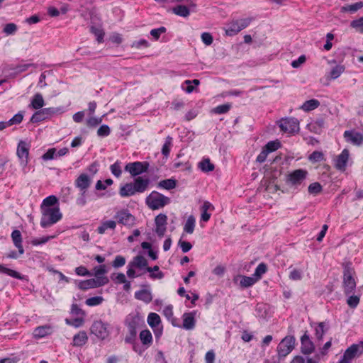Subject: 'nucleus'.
I'll use <instances>...</instances> for the list:
<instances>
[{
	"mask_svg": "<svg viewBox=\"0 0 363 363\" xmlns=\"http://www.w3.org/2000/svg\"><path fill=\"white\" fill-rule=\"evenodd\" d=\"M324 323L321 322L318 324V325L315 328V337L318 340H322L324 334H325V330H324Z\"/></svg>",
	"mask_w": 363,
	"mask_h": 363,
	"instance_id": "8fccbe9b",
	"label": "nucleus"
},
{
	"mask_svg": "<svg viewBox=\"0 0 363 363\" xmlns=\"http://www.w3.org/2000/svg\"><path fill=\"white\" fill-rule=\"evenodd\" d=\"M149 184V179H144L141 177H137L133 183L136 193L144 192L147 189Z\"/></svg>",
	"mask_w": 363,
	"mask_h": 363,
	"instance_id": "aec40b11",
	"label": "nucleus"
},
{
	"mask_svg": "<svg viewBox=\"0 0 363 363\" xmlns=\"http://www.w3.org/2000/svg\"><path fill=\"white\" fill-rule=\"evenodd\" d=\"M289 278L294 281H298L302 279V272L301 270L294 269L289 274Z\"/></svg>",
	"mask_w": 363,
	"mask_h": 363,
	"instance_id": "e2e57ef3",
	"label": "nucleus"
},
{
	"mask_svg": "<svg viewBox=\"0 0 363 363\" xmlns=\"http://www.w3.org/2000/svg\"><path fill=\"white\" fill-rule=\"evenodd\" d=\"M40 225L43 228H48L58 222L62 217L59 208L43 207Z\"/></svg>",
	"mask_w": 363,
	"mask_h": 363,
	"instance_id": "f257e3e1",
	"label": "nucleus"
},
{
	"mask_svg": "<svg viewBox=\"0 0 363 363\" xmlns=\"http://www.w3.org/2000/svg\"><path fill=\"white\" fill-rule=\"evenodd\" d=\"M295 337L294 336L285 337L277 347V352L279 357H286L294 348Z\"/></svg>",
	"mask_w": 363,
	"mask_h": 363,
	"instance_id": "423d86ee",
	"label": "nucleus"
},
{
	"mask_svg": "<svg viewBox=\"0 0 363 363\" xmlns=\"http://www.w3.org/2000/svg\"><path fill=\"white\" fill-rule=\"evenodd\" d=\"M178 245L180 246L184 253L189 252L192 248V245L189 242L183 241L182 240H179Z\"/></svg>",
	"mask_w": 363,
	"mask_h": 363,
	"instance_id": "69168bd1",
	"label": "nucleus"
},
{
	"mask_svg": "<svg viewBox=\"0 0 363 363\" xmlns=\"http://www.w3.org/2000/svg\"><path fill=\"white\" fill-rule=\"evenodd\" d=\"M240 279V285L242 287L247 288L252 286L257 281L253 277L246 276H238L237 279Z\"/></svg>",
	"mask_w": 363,
	"mask_h": 363,
	"instance_id": "f704fd0d",
	"label": "nucleus"
},
{
	"mask_svg": "<svg viewBox=\"0 0 363 363\" xmlns=\"http://www.w3.org/2000/svg\"><path fill=\"white\" fill-rule=\"evenodd\" d=\"M148 167L147 162H134L127 164L125 167V170L135 177L147 172Z\"/></svg>",
	"mask_w": 363,
	"mask_h": 363,
	"instance_id": "9b49d317",
	"label": "nucleus"
},
{
	"mask_svg": "<svg viewBox=\"0 0 363 363\" xmlns=\"http://www.w3.org/2000/svg\"><path fill=\"white\" fill-rule=\"evenodd\" d=\"M30 145L28 143L21 140L17 147L16 155L20 160L21 165L23 166V169L25 173V168L28 163V155H29Z\"/></svg>",
	"mask_w": 363,
	"mask_h": 363,
	"instance_id": "6e6552de",
	"label": "nucleus"
},
{
	"mask_svg": "<svg viewBox=\"0 0 363 363\" xmlns=\"http://www.w3.org/2000/svg\"><path fill=\"white\" fill-rule=\"evenodd\" d=\"M58 199L55 196H49L43 200L41 209H43V207L53 208L52 206L55 205Z\"/></svg>",
	"mask_w": 363,
	"mask_h": 363,
	"instance_id": "a19ab883",
	"label": "nucleus"
},
{
	"mask_svg": "<svg viewBox=\"0 0 363 363\" xmlns=\"http://www.w3.org/2000/svg\"><path fill=\"white\" fill-rule=\"evenodd\" d=\"M199 168L205 172H209L214 169V164L210 162L209 159H204L199 164Z\"/></svg>",
	"mask_w": 363,
	"mask_h": 363,
	"instance_id": "58836bf2",
	"label": "nucleus"
},
{
	"mask_svg": "<svg viewBox=\"0 0 363 363\" xmlns=\"http://www.w3.org/2000/svg\"><path fill=\"white\" fill-rule=\"evenodd\" d=\"M280 129L286 133L294 134L299 131V121L295 118H282L279 121Z\"/></svg>",
	"mask_w": 363,
	"mask_h": 363,
	"instance_id": "0eeeda50",
	"label": "nucleus"
},
{
	"mask_svg": "<svg viewBox=\"0 0 363 363\" xmlns=\"http://www.w3.org/2000/svg\"><path fill=\"white\" fill-rule=\"evenodd\" d=\"M279 147H280V143L278 140L270 141L264 147L269 153L277 150Z\"/></svg>",
	"mask_w": 363,
	"mask_h": 363,
	"instance_id": "09e8293b",
	"label": "nucleus"
},
{
	"mask_svg": "<svg viewBox=\"0 0 363 363\" xmlns=\"http://www.w3.org/2000/svg\"><path fill=\"white\" fill-rule=\"evenodd\" d=\"M201 40L206 45H211L213 40L212 35L208 32H205L201 34Z\"/></svg>",
	"mask_w": 363,
	"mask_h": 363,
	"instance_id": "680f3d73",
	"label": "nucleus"
},
{
	"mask_svg": "<svg viewBox=\"0 0 363 363\" xmlns=\"http://www.w3.org/2000/svg\"><path fill=\"white\" fill-rule=\"evenodd\" d=\"M148 265L147 260L143 256L138 255L129 262L128 265L127 275L130 279L141 276L142 274H136L135 269H147Z\"/></svg>",
	"mask_w": 363,
	"mask_h": 363,
	"instance_id": "7ed1b4c3",
	"label": "nucleus"
},
{
	"mask_svg": "<svg viewBox=\"0 0 363 363\" xmlns=\"http://www.w3.org/2000/svg\"><path fill=\"white\" fill-rule=\"evenodd\" d=\"M161 320L158 314L155 313H150L147 317V323L151 328H155L159 325Z\"/></svg>",
	"mask_w": 363,
	"mask_h": 363,
	"instance_id": "e433bc0d",
	"label": "nucleus"
},
{
	"mask_svg": "<svg viewBox=\"0 0 363 363\" xmlns=\"http://www.w3.org/2000/svg\"><path fill=\"white\" fill-rule=\"evenodd\" d=\"M0 273L6 274L11 277L22 279V276L16 271L7 268L4 264H0Z\"/></svg>",
	"mask_w": 363,
	"mask_h": 363,
	"instance_id": "72a5a7b5",
	"label": "nucleus"
},
{
	"mask_svg": "<svg viewBox=\"0 0 363 363\" xmlns=\"http://www.w3.org/2000/svg\"><path fill=\"white\" fill-rule=\"evenodd\" d=\"M230 108V105L228 104H222L220 106H218L213 109V112L215 113L218 114H223L227 113Z\"/></svg>",
	"mask_w": 363,
	"mask_h": 363,
	"instance_id": "5fc2aeb1",
	"label": "nucleus"
},
{
	"mask_svg": "<svg viewBox=\"0 0 363 363\" xmlns=\"http://www.w3.org/2000/svg\"><path fill=\"white\" fill-rule=\"evenodd\" d=\"M108 278L102 279H90L82 281L78 284V287L82 290H87L90 289L98 288L104 286L108 283Z\"/></svg>",
	"mask_w": 363,
	"mask_h": 363,
	"instance_id": "9d476101",
	"label": "nucleus"
},
{
	"mask_svg": "<svg viewBox=\"0 0 363 363\" xmlns=\"http://www.w3.org/2000/svg\"><path fill=\"white\" fill-rule=\"evenodd\" d=\"M172 146V138L170 136H167L165 138V142L162 147V154L165 157H167L169 156Z\"/></svg>",
	"mask_w": 363,
	"mask_h": 363,
	"instance_id": "4c0bfd02",
	"label": "nucleus"
},
{
	"mask_svg": "<svg viewBox=\"0 0 363 363\" xmlns=\"http://www.w3.org/2000/svg\"><path fill=\"white\" fill-rule=\"evenodd\" d=\"M135 298L146 303L152 301V296L151 292L147 289H142L135 293Z\"/></svg>",
	"mask_w": 363,
	"mask_h": 363,
	"instance_id": "393cba45",
	"label": "nucleus"
},
{
	"mask_svg": "<svg viewBox=\"0 0 363 363\" xmlns=\"http://www.w3.org/2000/svg\"><path fill=\"white\" fill-rule=\"evenodd\" d=\"M267 272V266L264 263H260L256 268L254 276L260 278L262 274Z\"/></svg>",
	"mask_w": 363,
	"mask_h": 363,
	"instance_id": "13d9d810",
	"label": "nucleus"
},
{
	"mask_svg": "<svg viewBox=\"0 0 363 363\" xmlns=\"http://www.w3.org/2000/svg\"><path fill=\"white\" fill-rule=\"evenodd\" d=\"M301 352L304 354H311L315 349L313 342L310 340L309 336L305 333L301 338Z\"/></svg>",
	"mask_w": 363,
	"mask_h": 363,
	"instance_id": "a211bd4d",
	"label": "nucleus"
},
{
	"mask_svg": "<svg viewBox=\"0 0 363 363\" xmlns=\"http://www.w3.org/2000/svg\"><path fill=\"white\" fill-rule=\"evenodd\" d=\"M45 105V101L43 99V97L41 94L37 93L35 94L30 102V106L33 109H40L42 108Z\"/></svg>",
	"mask_w": 363,
	"mask_h": 363,
	"instance_id": "cd10ccee",
	"label": "nucleus"
},
{
	"mask_svg": "<svg viewBox=\"0 0 363 363\" xmlns=\"http://www.w3.org/2000/svg\"><path fill=\"white\" fill-rule=\"evenodd\" d=\"M350 26L356 31L363 33V17L352 21L350 23Z\"/></svg>",
	"mask_w": 363,
	"mask_h": 363,
	"instance_id": "c03bdc74",
	"label": "nucleus"
},
{
	"mask_svg": "<svg viewBox=\"0 0 363 363\" xmlns=\"http://www.w3.org/2000/svg\"><path fill=\"white\" fill-rule=\"evenodd\" d=\"M146 204L152 210L163 208L170 203V199L157 191H152L145 199Z\"/></svg>",
	"mask_w": 363,
	"mask_h": 363,
	"instance_id": "f03ea898",
	"label": "nucleus"
},
{
	"mask_svg": "<svg viewBox=\"0 0 363 363\" xmlns=\"http://www.w3.org/2000/svg\"><path fill=\"white\" fill-rule=\"evenodd\" d=\"M349 159V151L344 149L335 160V167L340 171H345Z\"/></svg>",
	"mask_w": 363,
	"mask_h": 363,
	"instance_id": "6ab92c4d",
	"label": "nucleus"
},
{
	"mask_svg": "<svg viewBox=\"0 0 363 363\" xmlns=\"http://www.w3.org/2000/svg\"><path fill=\"white\" fill-rule=\"evenodd\" d=\"M150 46L149 43L145 39H140L135 40L132 44V48L135 49H140V48H148Z\"/></svg>",
	"mask_w": 363,
	"mask_h": 363,
	"instance_id": "bf43d9fd",
	"label": "nucleus"
},
{
	"mask_svg": "<svg viewBox=\"0 0 363 363\" xmlns=\"http://www.w3.org/2000/svg\"><path fill=\"white\" fill-rule=\"evenodd\" d=\"M94 276L96 277L95 279L108 278L107 277L104 276L107 272L104 264L94 267Z\"/></svg>",
	"mask_w": 363,
	"mask_h": 363,
	"instance_id": "37998d69",
	"label": "nucleus"
},
{
	"mask_svg": "<svg viewBox=\"0 0 363 363\" xmlns=\"http://www.w3.org/2000/svg\"><path fill=\"white\" fill-rule=\"evenodd\" d=\"M84 320L83 318H77L73 320L65 319V323L69 325L74 326V328H79L83 325Z\"/></svg>",
	"mask_w": 363,
	"mask_h": 363,
	"instance_id": "de8ad7c7",
	"label": "nucleus"
},
{
	"mask_svg": "<svg viewBox=\"0 0 363 363\" xmlns=\"http://www.w3.org/2000/svg\"><path fill=\"white\" fill-rule=\"evenodd\" d=\"M308 159L312 162H320L324 160V155L322 152L314 151L309 155Z\"/></svg>",
	"mask_w": 363,
	"mask_h": 363,
	"instance_id": "a18cd8bd",
	"label": "nucleus"
},
{
	"mask_svg": "<svg viewBox=\"0 0 363 363\" xmlns=\"http://www.w3.org/2000/svg\"><path fill=\"white\" fill-rule=\"evenodd\" d=\"M111 133L110 128L107 125H102L97 130V135L99 137H106Z\"/></svg>",
	"mask_w": 363,
	"mask_h": 363,
	"instance_id": "6e6d98bb",
	"label": "nucleus"
},
{
	"mask_svg": "<svg viewBox=\"0 0 363 363\" xmlns=\"http://www.w3.org/2000/svg\"><path fill=\"white\" fill-rule=\"evenodd\" d=\"M52 328L50 325H45L37 327L33 332V335L36 338H42L52 334Z\"/></svg>",
	"mask_w": 363,
	"mask_h": 363,
	"instance_id": "412c9836",
	"label": "nucleus"
},
{
	"mask_svg": "<svg viewBox=\"0 0 363 363\" xmlns=\"http://www.w3.org/2000/svg\"><path fill=\"white\" fill-rule=\"evenodd\" d=\"M91 332L101 340L106 339L109 335L107 325L101 320L95 321L92 324Z\"/></svg>",
	"mask_w": 363,
	"mask_h": 363,
	"instance_id": "f8f14e48",
	"label": "nucleus"
},
{
	"mask_svg": "<svg viewBox=\"0 0 363 363\" xmlns=\"http://www.w3.org/2000/svg\"><path fill=\"white\" fill-rule=\"evenodd\" d=\"M12 240L14 245L18 249L19 255L24 253V250L22 245V237L19 230H15L11 233Z\"/></svg>",
	"mask_w": 363,
	"mask_h": 363,
	"instance_id": "5701e85b",
	"label": "nucleus"
},
{
	"mask_svg": "<svg viewBox=\"0 0 363 363\" xmlns=\"http://www.w3.org/2000/svg\"><path fill=\"white\" fill-rule=\"evenodd\" d=\"M111 172L116 177H120L122 173L121 164L119 162H116L114 164L111 165Z\"/></svg>",
	"mask_w": 363,
	"mask_h": 363,
	"instance_id": "3c124183",
	"label": "nucleus"
},
{
	"mask_svg": "<svg viewBox=\"0 0 363 363\" xmlns=\"http://www.w3.org/2000/svg\"><path fill=\"white\" fill-rule=\"evenodd\" d=\"M91 183V178L86 174H81L75 180L74 184L80 191L86 192Z\"/></svg>",
	"mask_w": 363,
	"mask_h": 363,
	"instance_id": "f3484780",
	"label": "nucleus"
},
{
	"mask_svg": "<svg viewBox=\"0 0 363 363\" xmlns=\"http://www.w3.org/2000/svg\"><path fill=\"white\" fill-rule=\"evenodd\" d=\"M104 301L102 296H94L86 300V304L89 306H95L100 305Z\"/></svg>",
	"mask_w": 363,
	"mask_h": 363,
	"instance_id": "49530a36",
	"label": "nucleus"
},
{
	"mask_svg": "<svg viewBox=\"0 0 363 363\" xmlns=\"http://www.w3.org/2000/svg\"><path fill=\"white\" fill-rule=\"evenodd\" d=\"M114 218L116 219L118 223L129 227L133 226L135 222L134 216L127 209L118 211L114 216Z\"/></svg>",
	"mask_w": 363,
	"mask_h": 363,
	"instance_id": "1a4fd4ad",
	"label": "nucleus"
},
{
	"mask_svg": "<svg viewBox=\"0 0 363 363\" xmlns=\"http://www.w3.org/2000/svg\"><path fill=\"white\" fill-rule=\"evenodd\" d=\"M158 186L167 190H170L176 187V180L172 179L162 180L159 182Z\"/></svg>",
	"mask_w": 363,
	"mask_h": 363,
	"instance_id": "ea45409f",
	"label": "nucleus"
},
{
	"mask_svg": "<svg viewBox=\"0 0 363 363\" xmlns=\"http://www.w3.org/2000/svg\"><path fill=\"white\" fill-rule=\"evenodd\" d=\"M196 219L194 216L191 215L188 217L184 226V230L188 234H192L195 228Z\"/></svg>",
	"mask_w": 363,
	"mask_h": 363,
	"instance_id": "7c9ffc66",
	"label": "nucleus"
},
{
	"mask_svg": "<svg viewBox=\"0 0 363 363\" xmlns=\"http://www.w3.org/2000/svg\"><path fill=\"white\" fill-rule=\"evenodd\" d=\"M102 122L101 118H97V117H90L86 121V125L89 127H94L97 125L100 124Z\"/></svg>",
	"mask_w": 363,
	"mask_h": 363,
	"instance_id": "338daca9",
	"label": "nucleus"
},
{
	"mask_svg": "<svg viewBox=\"0 0 363 363\" xmlns=\"http://www.w3.org/2000/svg\"><path fill=\"white\" fill-rule=\"evenodd\" d=\"M23 115L22 113L19 112L14 115L9 121H8L7 123H9V126L14 124H19L23 121Z\"/></svg>",
	"mask_w": 363,
	"mask_h": 363,
	"instance_id": "864d4df0",
	"label": "nucleus"
},
{
	"mask_svg": "<svg viewBox=\"0 0 363 363\" xmlns=\"http://www.w3.org/2000/svg\"><path fill=\"white\" fill-rule=\"evenodd\" d=\"M322 191V186L318 182H314L309 185L308 192L312 194H318Z\"/></svg>",
	"mask_w": 363,
	"mask_h": 363,
	"instance_id": "603ef678",
	"label": "nucleus"
},
{
	"mask_svg": "<svg viewBox=\"0 0 363 363\" xmlns=\"http://www.w3.org/2000/svg\"><path fill=\"white\" fill-rule=\"evenodd\" d=\"M88 340V336L85 331H80L75 335L73 337V345L76 347H81L84 345Z\"/></svg>",
	"mask_w": 363,
	"mask_h": 363,
	"instance_id": "a878e982",
	"label": "nucleus"
},
{
	"mask_svg": "<svg viewBox=\"0 0 363 363\" xmlns=\"http://www.w3.org/2000/svg\"><path fill=\"white\" fill-rule=\"evenodd\" d=\"M362 8H363V2L362 1H359V2H356L354 4H352L347 5L345 6H342L341 8V11H342V12L348 11V12H350V13H354L357 11L361 9Z\"/></svg>",
	"mask_w": 363,
	"mask_h": 363,
	"instance_id": "c9c22d12",
	"label": "nucleus"
},
{
	"mask_svg": "<svg viewBox=\"0 0 363 363\" xmlns=\"http://www.w3.org/2000/svg\"><path fill=\"white\" fill-rule=\"evenodd\" d=\"M125 264V259L123 256L118 255L115 257L113 261V267L114 268H119L123 267Z\"/></svg>",
	"mask_w": 363,
	"mask_h": 363,
	"instance_id": "4d7b16f0",
	"label": "nucleus"
},
{
	"mask_svg": "<svg viewBox=\"0 0 363 363\" xmlns=\"http://www.w3.org/2000/svg\"><path fill=\"white\" fill-rule=\"evenodd\" d=\"M166 31V28L164 27H160L157 29H152L150 31L151 35L156 40L159 39L161 34L164 33Z\"/></svg>",
	"mask_w": 363,
	"mask_h": 363,
	"instance_id": "774afa93",
	"label": "nucleus"
},
{
	"mask_svg": "<svg viewBox=\"0 0 363 363\" xmlns=\"http://www.w3.org/2000/svg\"><path fill=\"white\" fill-rule=\"evenodd\" d=\"M343 286L346 294L352 293L356 287V282L349 270L344 272Z\"/></svg>",
	"mask_w": 363,
	"mask_h": 363,
	"instance_id": "2eb2a0df",
	"label": "nucleus"
},
{
	"mask_svg": "<svg viewBox=\"0 0 363 363\" xmlns=\"http://www.w3.org/2000/svg\"><path fill=\"white\" fill-rule=\"evenodd\" d=\"M359 355V351L357 349V347L354 346V345H352L345 350L342 359L347 360V362H350L356 356Z\"/></svg>",
	"mask_w": 363,
	"mask_h": 363,
	"instance_id": "c85d7f7f",
	"label": "nucleus"
},
{
	"mask_svg": "<svg viewBox=\"0 0 363 363\" xmlns=\"http://www.w3.org/2000/svg\"><path fill=\"white\" fill-rule=\"evenodd\" d=\"M117 222L112 220L101 222V225L97 228V233L103 235L108 230H114L116 228Z\"/></svg>",
	"mask_w": 363,
	"mask_h": 363,
	"instance_id": "4be33fe9",
	"label": "nucleus"
},
{
	"mask_svg": "<svg viewBox=\"0 0 363 363\" xmlns=\"http://www.w3.org/2000/svg\"><path fill=\"white\" fill-rule=\"evenodd\" d=\"M56 155V149L55 148H50L42 156V159L43 160H50L55 158Z\"/></svg>",
	"mask_w": 363,
	"mask_h": 363,
	"instance_id": "0e129e2a",
	"label": "nucleus"
},
{
	"mask_svg": "<svg viewBox=\"0 0 363 363\" xmlns=\"http://www.w3.org/2000/svg\"><path fill=\"white\" fill-rule=\"evenodd\" d=\"M320 105V102L316 99H311L308 101H305L301 108L303 109L304 111H310L312 110L318 108Z\"/></svg>",
	"mask_w": 363,
	"mask_h": 363,
	"instance_id": "473e14b6",
	"label": "nucleus"
},
{
	"mask_svg": "<svg viewBox=\"0 0 363 363\" xmlns=\"http://www.w3.org/2000/svg\"><path fill=\"white\" fill-rule=\"evenodd\" d=\"M195 327V318L192 313H185L183 315V328L192 330Z\"/></svg>",
	"mask_w": 363,
	"mask_h": 363,
	"instance_id": "b1692460",
	"label": "nucleus"
},
{
	"mask_svg": "<svg viewBox=\"0 0 363 363\" xmlns=\"http://www.w3.org/2000/svg\"><path fill=\"white\" fill-rule=\"evenodd\" d=\"M306 170L299 169L294 170L288 175V182L293 186H297L302 183L306 178Z\"/></svg>",
	"mask_w": 363,
	"mask_h": 363,
	"instance_id": "4468645a",
	"label": "nucleus"
},
{
	"mask_svg": "<svg viewBox=\"0 0 363 363\" xmlns=\"http://www.w3.org/2000/svg\"><path fill=\"white\" fill-rule=\"evenodd\" d=\"M252 20V18H245L230 21L225 28V34L228 36L236 35L240 30L247 28L251 23Z\"/></svg>",
	"mask_w": 363,
	"mask_h": 363,
	"instance_id": "20e7f679",
	"label": "nucleus"
},
{
	"mask_svg": "<svg viewBox=\"0 0 363 363\" xmlns=\"http://www.w3.org/2000/svg\"><path fill=\"white\" fill-rule=\"evenodd\" d=\"M140 339L144 345L150 346L152 342V336L150 330H143L140 333Z\"/></svg>",
	"mask_w": 363,
	"mask_h": 363,
	"instance_id": "c756f323",
	"label": "nucleus"
},
{
	"mask_svg": "<svg viewBox=\"0 0 363 363\" xmlns=\"http://www.w3.org/2000/svg\"><path fill=\"white\" fill-rule=\"evenodd\" d=\"M155 233L160 237L162 238L167 230V216L164 213H160L155 218Z\"/></svg>",
	"mask_w": 363,
	"mask_h": 363,
	"instance_id": "ddd939ff",
	"label": "nucleus"
},
{
	"mask_svg": "<svg viewBox=\"0 0 363 363\" xmlns=\"http://www.w3.org/2000/svg\"><path fill=\"white\" fill-rule=\"evenodd\" d=\"M119 194L122 197H128L136 194L133 183H127L124 186H121Z\"/></svg>",
	"mask_w": 363,
	"mask_h": 363,
	"instance_id": "bb28decb",
	"label": "nucleus"
},
{
	"mask_svg": "<svg viewBox=\"0 0 363 363\" xmlns=\"http://www.w3.org/2000/svg\"><path fill=\"white\" fill-rule=\"evenodd\" d=\"M344 71L345 67L343 65H336L331 69L330 77L331 79H335L339 77Z\"/></svg>",
	"mask_w": 363,
	"mask_h": 363,
	"instance_id": "79ce46f5",
	"label": "nucleus"
},
{
	"mask_svg": "<svg viewBox=\"0 0 363 363\" xmlns=\"http://www.w3.org/2000/svg\"><path fill=\"white\" fill-rule=\"evenodd\" d=\"M65 112L63 107H50L41 108L36 111L31 117L30 121L33 123H36L48 119L55 114H60Z\"/></svg>",
	"mask_w": 363,
	"mask_h": 363,
	"instance_id": "39448f33",
	"label": "nucleus"
},
{
	"mask_svg": "<svg viewBox=\"0 0 363 363\" xmlns=\"http://www.w3.org/2000/svg\"><path fill=\"white\" fill-rule=\"evenodd\" d=\"M17 30V26L15 23H10L5 26L4 32L7 35L13 34Z\"/></svg>",
	"mask_w": 363,
	"mask_h": 363,
	"instance_id": "052dcab7",
	"label": "nucleus"
},
{
	"mask_svg": "<svg viewBox=\"0 0 363 363\" xmlns=\"http://www.w3.org/2000/svg\"><path fill=\"white\" fill-rule=\"evenodd\" d=\"M172 11L174 14L182 16L188 17L190 14V9L183 5H178L172 9Z\"/></svg>",
	"mask_w": 363,
	"mask_h": 363,
	"instance_id": "2f4dec72",
	"label": "nucleus"
},
{
	"mask_svg": "<svg viewBox=\"0 0 363 363\" xmlns=\"http://www.w3.org/2000/svg\"><path fill=\"white\" fill-rule=\"evenodd\" d=\"M344 137L347 142L354 145H361L363 143V135L354 130H347L344 133Z\"/></svg>",
	"mask_w": 363,
	"mask_h": 363,
	"instance_id": "dca6fc26",
	"label": "nucleus"
}]
</instances>
